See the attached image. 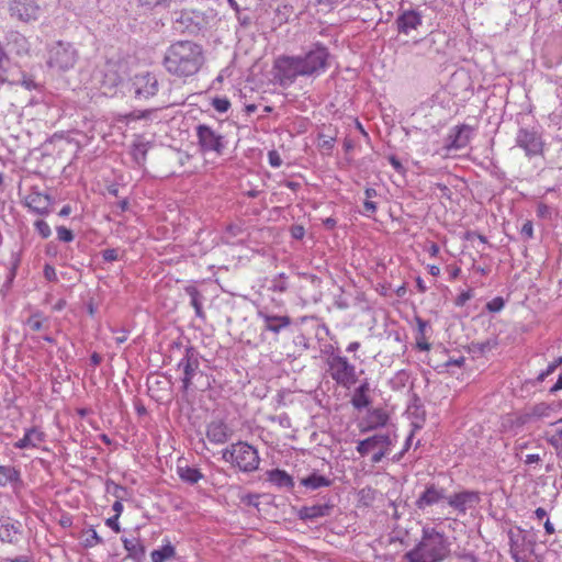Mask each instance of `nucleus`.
Listing matches in <instances>:
<instances>
[{
    "instance_id": "1",
    "label": "nucleus",
    "mask_w": 562,
    "mask_h": 562,
    "mask_svg": "<svg viewBox=\"0 0 562 562\" xmlns=\"http://www.w3.org/2000/svg\"><path fill=\"white\" fill-rule=\"evenodd\" d=\"M203 61L202 47L191 41H179L171 44L164 58L167 71L180 78L195 75Z\"/></svg>"
},
{
    "instance_id": "2",
    "label": "nucleus",
    "mask_w": 562,
    "mask_h": 562,
    "mask_svg": "<svg viewBox=\"0 0 562 562\" xmlns=\"http://www.w3.org/2000/svg\"><path fill=\"white\" fill-rule=\"evenodd\" d=\"M450 552L447 537L435 528H424L419 543L404 558L408 562H441Z\"/></svg>"
},
{
    "instance_id": "3",
    "label": "nucleus",
    "mask_w": 562,
    "mask_h": 562,
    "mask_svg": "<svg viewBox=\"0 0 562 562\" xmlns=\"http://www.w3.org/2000/svg\"><path fill=\"white\" fill-rule=\"evenodd\" d=\"M225 462L237 467L243 472H252L258 469L259 456L258 451L244 441L232 443L222 452Z\"/></svg>"
},
{
    "instance_id": "4",
    "label": "nucleus",
    "mask_w": 562,
    "mask_h": 562,
    "mask_svg": "<svg viewBox=\"0 0 562 562\" xmlns=\"http://www.w3.org/2000/svg\"><path fill=\"white\" fill-rule=\"evenodd\" d=\"M79 58L76 47L64 41H57L48 48L47 65L59 72H66L74 68Z\"/></svg>"
},
{
    "instance_id": "5",
    "label": "nucleus",
    "mask_w": 562,
    "mask_h": 562,
    "mask_svg": "<svg viewBox=\"0 0 562 562\" xmlns=\"http://www.w3.org/2000/svg\"><path fill=\"white\" fill-rule=\"evenodd\" d=\"M326 363L330 378L341 387L350 389L358 382L356 367L346 357L334 353Z\"/></svg>"
},
{
    "instance_id": "6",
    "label": "nucleus",
    "mask_w": 562,
    "mask_h": 562,
    "mask_svg": "<svg viewBox=\"0 0 562 562\" xmlns=\"http://www.w3.org/2000/svg\"><path fill=\"white\" fill-rule=\"evenodd\" d=\"M329 52L326 46L316 43L305 55L299 56L303 76H318L328 67Z\"/></svg>"
},
{
    "instance_id": "7",
    "label": "nucleus",
    "mask_w": 562,
    "mask_h": 562,
    "mask_svg": "<svg viewBox=\"0 0 562 562\" xmlns=\"http://www.w3.org/2000/svg\"><path fill=\"white\" fill-rule=\"evenodd\" d=\"M516 146L525 151L527 157L539 156L543 153L544 142L536 127H520L515 138Z\"/></svg>"
},
{
    "instance_id": "8",
    "label": "nucleus",
    "mask_w": 562,
    "mask_h": 562,
    "mask_svg": "<svg viewBox=\"0 0 562 562\" xmlns=\"http://www.w3.org/2000/svg\"><path fill=\"white\" fill-rule=\"evenodd\" d=\"M195 130L198 144L201 151H214L217 155L223 154L225 149V142L223 135H221L206 124H199Z\"/></svg>"
},
{
    "instance_id": "9",
    "label": "nucleus",
    "mask_w": 562,
    "mask_h": 562,
    "mask_svg": "<svg viewBox=\"0 0 562 562\" xmlns=\"http://www.w3.org/2000/svg\"><path fill=\"white\" fill-rule=\"evenodd\" d=\"M276 69L282 86L291 85L299 76H303L299 56H282L278 58Z\"/></svg>"
},
{
    "instance_id": "10",
    "label": "nucleus",
    "mask_w": 562,
    "mask_h": 562,
    "mask_svg": "<svg viewBox=\"0 0 562 562\" xmlns=\"http://www.w3.org/2000/svg\"><path fill=\"white\" fill-rule=\"evenodd\" d=\"M131 91L137 100H147L158 91V80L150 72L137 74L133 77Z\"/></svg>"
},
{
    "instance_id": "11",
    "label": "nucleus",
    "mask_w": 562,
    "mask_h": 562,
    "mask_svg": "<svg viewBox=\"0 0 562 562\" xmlns=\"http://www.w3.org/2000/svg\"><path fill=\"white\" fill-rule=\"evenodd\" d=\"M9 12L12 18L29 22L38 18L41 5L37 0H10Z\"/></svg>"
},
{
    "instance_id": "12",
    "label": "nucleus",
    "mask_w": 562,
    "mask_h": 562,
    "mask_svg": "<svg viewBox=\"0 0 562 562\" xmlns=\"http://www.w3.org/2000/svg\"><path fill=\"white\" fill-rule=\"evenodd\" d=\"M199 366L200 361L198 351L193 347H188L183 358L178 363V368L183 371V376L181 379L183 391H188L191 386L192 379L195 375Z\"/></svg>"
},
{
    "instance_id": "13",
    "label": "nucleus",
    "mask_w": 562,
    "mask_h": 562,
    "mask_svg": "<svg viewBox=\"0 0 562 562\" xmlns=\"http://www.w3.org/2000/svg\"><path fill=\"white\" fill-rule=\"evenodd\" d=\"M448 494L446 488L440 487L434 483L427 484L424 492L415 502V506L419 510H426L428 507L437 505L441 502H447Z\"/></svg>"
},
{
    "instance_id": "14",
    "label": "nucleus",
    "mask_w": 562,
    "mask_h": 562,
    "mask_svg": "<svg viewBox=\"0 0 562 562\" xmlns=\"http://www.w3.org/2000/svg\"><path fill=\"white\" fill-rule=\"evenodd\" d=\"M472 127L469 125L456 126L454 130L448 135L445 143L447 150H459L464 148L471 138Z\"/></svg>"
},
{
    "instance_id": "15",
    "label": "nucleus",
    "mask_w": 562,
    "mask_h": 562,
    "mask_svg": "<svg viewBox=\"0 0 562 562\" xmlns=\"http://www.w3.org/2000/svg\"><path fill=\"white\" fill-rule=\"evenodd\" d=\"M479 494L476 492L463 491L448 495L447 503L457 512L465 514L468 508L472 507L479 502Z\"/></svg>"
},
{
    "instance_id": "16",
    "label": "nucleus",
    "mask_w": 562,
    "mask_h": 562,
    "mask_svg": "<svg viewBox=\"0 0 562 562\" xmlns=\"http://www.w3.org/2000/svg\"><path fill=\"white\" fill-rule=\"evenodd\" d=\"M50 196L38 191H32L25 198V205L38 215H48L50 213Z\"/></svg>"
},
{
    "instance_id": "17",
    "label": "nucleus",
    "mask_w": 562,
    "mask_h": 562,
    "mask_svg": "<svg viewBox=\"0 0 562 562\" xmlns=\"http://www.w3.org/2000/svg\"><path fill=\"white\" fill-rule=\"evenodd\" d=\"M257 315L265 323L263 329L274 334H279L283 328H286L291 325V318L286 315H272L268 313L267 310H259Z\"/></svg>"
},
{
    "instance_id": "18",
    "label": "nucleus",
    "mask_w": 562,
    "mask_h": 562,
    "mask_svg": "<svg viewBox=\"0 0 562 562\" xmlns=\"http://www.w3.org/2000/svg\"><path fill=\"white\" fill-rule=\"evenodd\" d=\"M233 435V430L223 420H213L206 427L207 439L216 445L225 443Z\"/></svg>"
},
{
    "instance_id": "19",
    "label": "nucleus",
    "mask_w": 562,
    "mask_h": 562,
    "mask_svg": "<svg viewBox=\"0 0 562 562\" xmlns=\"http://www.w3.org/2000/svg\"><path fill=\"white\" fill-rule=\"evenodd\" d=\"M395 22L400 33L408 34L422 25V14L417 10H404Z\"/></svg>"
},
{
    "instance_id": "20",
    "label": "nucleus",
    "mask_w": 562,
    "mask_h": 562,
    "mask_svg": "<svg viewBox=\"0 0 562 562\" xmlns=\"http://www.w3.org/2000/svg\"><path fill=\"white\" fill-rule=\"evenodd\" d=\"M392 445V439L389 435L378 434L372 437H369L364 440L359 441L357 446V451L360 456H366L370 450L374 448H390Z\"/></svg>"
},
{
    "instance_id": "21",
    "label": "nucleus",
    "mask_w": 562,
    "mask_h": 562,
    "mask_svg": "<svg viewBox=\"0 0 562 562\" xmlns=\"http://www.w3.org/2000/svg\"><path fill=\"white\" fill-rule=\"evenodd\" d=\"M334 505L316 504L312 506H303L299 509L297 516L302 520H315L331 514Z\"/></svg>"
},
{
    "instance_id": "22",
    "label": "nucleus",
    "mask_w": 562,
    "mask_h": 562,
    "mask_svg": "<svg viewBox=\"0 0 562 562\" xmlns=\"http://www.w3.org/2000/svg\"><path fill=\"white\" fill-rule=\"evenodd\" d=\"M44 434L36 428L27 429L23 438L14 443L18 449L36 448L42 441H44Z\"/></svg>"
},
{
    "instance_id": "23",
    "label": "nucleus",
    "mask_w": 562,
    "mask_h": 562,
    "mask_svg": "<svg viewBox=\"0 0 562 562\" xmlns=\"http://www.w3.org/2000/svg\"><path fill=\"white\" fill-rule=\"evenodd\" d=\"M12 70L10 58L0 45V82L19 83L20 81L12 74Z\"/></svg>"
},
{
    "instance_id": "24",
    "label": "nucleus",
    "mask_w": 562,
    "mask_h": 562,
    "mask_svg": "<svg viewBox=\"0 0 562 562\" xmlns=\"http://www.w3.org/2000/svg\"><path fill=\"white\" fill-rule=\"evenodd\" d=\"M268 481L280 488L292 490L294 487V481L291 475L280 469L269 471Z\"/></svg>"
},
{
    "instance_id": "25",
    "label": "nucleus",
    "mask_w": 562,
    "mask_h": 562,
    "mask_svg": "<svg viewBox=\"0 0 562 562\" xmlns=\"http://www.w3.org/2000/svg\"><path fill=\"white\" fill-rule=\"evenodd\" d=\"M20 524L0 520V541L7 543L16 542L20 533Z\"/></svg>"
},
{
    "instance_id": "26",
    "label": "nucleus",
    "mask_w": 562,
    "mask_h": 562,
    "mask_svg": "<svg viewBox=\"0 0 562 562\" xmlns=\"http://www.w3.org/2000/svg\"><path fill=\"white\" fill-rule=\"evenodd\" d=\"M417 323V336L416 346L419 350H429L430 344L427 341V331L430 329V324L420 317H416Z\"/></svg>"
},
{
    "instance_id": "27",
    "label": "nucleus",
    "mask_w": 562,
    "mask_h": 562,
    "mask_svg": "<svg viewBox=\"0 0 562 562\" xmlns=\"http://www.w3.org/2000/svg\"><path fill=\"white\" fill-rule=\"evenodd\" d=\"M194 18H198L193 11H182L179 18L176 20V29L181 31L194 32L198 29L199 22H194Z\"/></svg>"
},
{
    "instance_id": "28",
    "label": "nucleus",
    "mask_w": 562,
    "mask_h": 562,
    "mask_svg": "<svg viewBox=\"0 0 562 562\" xmlns=\"http://www.w3.org/2000/svg\"><path fill=\"white\" fill-rule=\"evenodd\" d=\"M124 549L127 551V555L134 560H140L145 557V547L140 543V541L136 538L123 540Z\"/></svg>"
},
{
    "instance_id": "29",
    "label": "nucleus",
    "mask_w": 562,
    "mask_h": 562,
    "mask_svg": "<svg viewBox=\"0 0 562 562\" xmlns=\"http://www.w3.org/2000/svg\"><path fill=\"white\" fill-rule=\"evenodd\" d=\"M177 473L183 482L189 484H195L203 477V474L199 469L191 468L189 465L179 464L177 467Z\"/></svg>"
},
{
    "instance_id": "30",
    "label": "nucleus",
    "mask_w": 562,
    "mask_h": 562,
    "mask_svg": "<svg viewBox=\"0 0 562 562\" xmlns=\"http://www.w3.org/2000/svg\"><path fill=\"white\" fill-rule=\"evenodd\" d=\"M175 557L176 549L169 541L160 549L154 550L150 553L151 562H166Z\"/></svg>"
},
{
    "instance_id": "31",
    "label": "nucleus",
    "mask_w": 562,
    "mask_h": 562,
    "mask_svg": "<svg viewBox=\"0 0 562 562\" xmlns=\"http://www.w3.org/2000/svg\"><path fill=\"white\" fill-rule=\"evenodd\" d=\"M21 481L20 471L13 467L0 465V485L15 484Z\"/></svg>"
},
{
    "instance_id": "32",
    "label": "nucleus",
    "mask_w": 562,
    "mask_h": 562,
    "mask_svg": "<svg viewBox=\"0 0 562 562\" xmlns=\"http://www.w3.org/2000/svg\"><path fill=\"white\" fill-rule=\"evenodd\" d=\"M187 294L190 296L191 305L195 311V315L199 318H205V314L202 308L203 296L195 286H187Z\"/></svg>"
},
{
    "instance_id": "33",
    "label": "nucleus",
    "mask_w": 562,
    "mask_h": 562,
    "mask_svg": "<svg viewBox=\"0 0 562 562\" xmlns=\"http://www.w3.org/2000/svg\"><path fill=\"white\" fill-rule=\"evenodd\" d=\"M301 484L311 490H317L323 486H329L331 481L324 475L312 473L311 475L301 480Z\"/></svg>"
},
{
    "instance_id": "34",
    "label": "nucleus",
    "mask_w": 562,
    "mask_h": 562,
    "mask_svg": "<svg viewBox=\"0 0 562 562\" xmlns=\"http://www.w3.org/2000/svg\"><path fill=\"white\" fill-rule=\"evenodd\" d=\"M389 420L387 414L382 409H373L368 417L369 428L374 429L386 425Z\"/></svg>"
},
{
    "instance_id": "35",
    "label": "nucleus",
    "mask_w": 562,
    "mask_h": 562,
    "mask_svg": "<svg viewBox=\"0 0 562 562\" xmlns=\"http://www.w3.org/2000/svg\"><path fill=\"white\" fill-rule=\"evenodd\" d=\"M366 201L363 203L364 213L366 215L370 216L376 212V204L372 201L373 198H375L376 191L373 188H367L364 191Z\"/></svg>"
},
{
    "instance_id": "36",
    "label": "nucleus",
    "mask_w": 562,
    "mask_h": 562,
    "mask_svg": "<svg viewBox=\"0 0 562 562\" xmlns=\"http://www.w3.org/2000/svg\"><path fill=\"white\" fill-rule=\"evenodd\" d=\"M351 404L356 409L361 411L371 404L370 395L353 391Z\"/></svg>"
},
{
    "instance_id": "37",
    "label": "nucleus",
    "mask_w": 562,
    "mask_h": 562,
    "mask_svg": "<svg viewBox=\"0 0 562 562\" xmlns=\"http://www.w3.org/2000/svg\"><path fill=\"white\" fill-rule=\"evenodd\" d=\"M562 423V418L559 420ZM548 443L554 448L558 456H562V426L557 429L555 434L547 438Z\"/></svg>"
},
{
    "instance_id": "38",
    "label": "nucleus",
    "mask_w": 562,
    "mask_h": 562,
    "mask_svg": "<svg viewBox=\"0 0 562 562\" xmlns=\"http://www.w3.org/2000/svg\"><path fill=\"white\" fill-rule=\"evenodd\" d=\"M288 289L286 277L280 273L271 281L270 290L273 292H284Z\"/></svg>"
},
{
    "instance_id": "39",
    "label": "nucleus",
    "mask_w": 562,
    "mask_h": 562,
    "mask_svg": "<svg viewBox=\"0 0 562 562\" xmlns=\"http://www.w3.org/2000/svg\"><path fill=\"white\" fill-rule=\"evenodd\" d=\"M552 407L547 403H539L532 407V415L536 417H549Z\"/></svg>"
},
{
    "instance_id": "40",
    "label": "nucleus",
    "mask_w": 562,
    "mask_h": 562,
    "mask_svg": "<svg viewBox=\"0 0 562 562\" xmlns=\"http://www.w3.org/2000/svg\"><path fill=\"white\" fill-rule=\"evenodd\" d=\"M34 226H35V229L37 231V233L41 235L42 238L46 239V238H48L52 235L50 227H49V225L45 221L37 220L34 223Z\"/></svg>"
},
{
    "instance_id": "41",
    "label": "nucleus",
    "mask_w": 562,
    "mask_h": 562,
    "mask_svg": "<svg viewBox=\"0 0 562 562\" xmlns=\"http://www.w3.org/2000/svg\"><path fill=\"white\" fill-rule=\"evenodd\" d=\"M56 232L60 241L70 243L75 238L74 233L65 226H57Z\"/></svg>"
},
{
    "instance_id": "42",
    "label": "nucleus",
    "mask_w": 562,
    "mask_h": 562,
    "mask_svg": "<svg viewBox=\"0 0 562 562\" xmlns=\"http://www.w3.org/2000/svg\"><path fill=\"white\" fill-rule=\"evenodd\" d=\"M212 105L217 112L224 113L229 109L231 102L226 98H214Z\"/></svg>"
},
{
    "instance_id": "43",
    "label": "nucleus",
    "mask_w": 562,
    "mask_h": 562,
    "mask_svg": "<svg viewBox=\"0 0 562 562\" xmlns=\"http://www.w3.org/2000/svg\"><path fill=\"white\" fill-rule=\"evenodd\" d=\"M505 302L503 297L496 296L486 304V310L492 313H496L503 310Z\"/></svg>"
},
{
    "instance_id": "44",
    "label": "nucleus",
    "mask_w": 562,
    "mask_h": 562,
    "mask_svg": "<svg viewBox=\"0 0 562 562\" xmlns=\"http://www.w3.org/2000/svg\"><path fill=\"white\" fill-rule=\"evenodd\" d=\"M89 536L86 538V547H94L103 543V539L97 533L94 529L89 530Z\"/></svg>"
},
{
    "instance_id": "45",
    "label": "nucleus",
    "mask_w": 562,
    "mask_h": 562,
    "mask_svg": "<svg viewBox=\"0 0 562 562\" xmlns=\"http://www.w3.org/2000/svg\"><path fill=\"white\" fill-rule=\"evenodd\" d=\"M102 258L104 259V261L111 262L117 260L119 252L114 248H109L102 251Z\"/></svg>"
},
{
    "instance_id": "46",
    "label": "nucleus",
    "mask_w": 562,
    "mask_h": 562,
    "mask_svg": "<svg viewBox=\"0 0 562 562\" xmlns=\"http://www.w3.org/2000/svg\"><path fill=\"white\" fill-rule=\"evenodd\" d=\"M335 138L334 137H321V140L318 143V147L321 149L330 151L334 147Z\"/></svg>"
},
{
    "instance_id": "47",
    "label": "nucleus",
    "mask_w": 562,
    "mask_h": 562,
    "mask_svg": "<svg viewBox=\"0 0 562 562\" xmlns=\"http://www.w3.org/2000/svg\"><path fill=\"white\" fill-rule=\"evenodd\" d=\"M268 157H269V164L272 167L278 168L282 165L281 157L276 150L269 151Z\"/></svg>"
},
{
    "instance_id": "48",
    "label": "nucleus",
    "mask_w": 562,
    "mask_h": 562,
    "mask_svg": "<svg viewBox=\"0 0 562 562\" xmlns=\"http://www.w3.org/2000/svg\"><path fill=\"white\" fill-rule=\"evenodd\" d=\"M472 291L468 290L462 292L458 297L456 299V305L463 306L471 297H472Z\"/></svg>"
},
{
    "instance_id": "49",
    "label": "nucleus",
    "mask_w": 562,
    "mask_h": 562,
    "mask_svg": "<svg viewBox=\"0 0 562 562\" xmlns=\"http://www.w3.org/2000/svg\"><path fill=\"white\" fill-rule=\"evenodd\" d=\"M44 277L46 278V280L48 281H57V276H56V271H55V268L49 266V265H45L44 267Z\"/></svg>"
},
{
    "instance_id": "50",
    "label": "nucleus",
    "mask_w": 562,
    "mask_h": 562,
    "mask_svg": "<svg viewBox=\"0 0 562 562\" xmlns=\"http://www.w3.org/2000/svg\"><path fill=\"white\" fill-rule=\"evenodd\" d=\"M119 518L117 516H112L105 520V525L110 527L114 532H120L121 527L119 525Z\"/></svg>"
},
{
    "instance_id": "51",
    "label": "nucleus",
    "mask_w": 562,
    "mask_h": 562,
    "mask_svg": "<svg viewBox=\"0 0 562 562\" xmlns=\"http://www.w3.org/2000/svg\"><path fill=\"white\" fill-rule=\"evenodd\" d=\"M520 233L522 236H525L526 238H531L532 235H533V227H532V223L530 221H527L521 229H520Z\"/></svg>"
},
{
    "instance_id": "52",
    "label": "nucleus",
    "mask_w": 562,
    "mask_h": 562,
    "mask_svg": "<svg viewBox=\"0 0 562 562\" xmlns=\"http://www.w3.org/2000/svg\"><path fill=\"white\" fill-rule=\"evenodd\" d=\"M166 1L167 0H138V3L147 9H153L157 5L162 4Z\"/></svg>"
},
{
    "instance_id": "53",
    "label": "nucleus",
    "mask_w": 562,
    "mask_h": 562,
    "mask_svg": "<svg viewBox=\"0 0 562 562\" xmlns=\"http://www.w3.org/2000/svg\"><path fill=\"white\" fill-rule=\"evenodd\" d=\"M305 234L304 227L301 225H294L291 227V235L295 239H302Z\"/></svg>"
},
{
    "instance_id": "54",
    "label": "nucleus",
    "mask_w": 562,
    "mask_h": 562,
    "mask_svg": "<svg viewBox=\"0 0 562 562\" xmlns=\"http://www.w3.org/2000/svg\"><path fill=\"white\" fill-rule=\"evenodd\" d=\"M387 453H389V448H381L378 452H375L372 456L371 461L373 463H379Z\"/></svg>"
},
{
    "instance_id": "55",
    "label": "nucleus",
    "mask_w": 562,
    "mask_h": 562,
    "mask_svg": "<svg viewBox=\"0 0 562 562\" xmlns=\"http://www.w3.org/2000/svg\"><path fill=\"white\" fill-rule=\"evenodd\" d=\"M21 85L24 86L27 90L37 88L36 82L32 78H29L25 76H23V79L21 80Z\"/></svg>"
},
{
    "instance_id": "56",
    "label": "nucleus",
    "mask_w": 562,
    "mask_h": 562,
    "mask_svg": "<svg viewBox=\"0 0 562 562\" xmlns=\"http://www.w3.org/2000/svg\"><path fill=\"white\" fill-rule=\"evenodd\" d=\"M370 390V383L368 379H364L361 381L360 385L355 390V392L366 393L369 395Z\"/></svg>"
},
{
    "instance_id": "57",
    "label": "nucleus",
    "mask_w": 562,
    "mask_h": 562,
    "mask_svg": "<svg viewBox=\"0 0 562 562\" xmlns=\"http://www.w3.org/2000/svg\"><path fill=\"white\" fill-rule=\"evenodd\" d=\"M278 419L279 424L283 427H290V418L286 414L279 415L277 417H272V420Z\"/></svg>"
},
{
    "instance_id": "58",
    "label": "nucleus",
    "mask_w": 562,
    "mask_h": 562,
    "mask_svg": "<svg viewBox=\"0 0 562 562\" xmlns=\"http://www.w3.org/2000/svg\"><path fill=\"white\" fill-rule=\"evenodd\" d=\"M562 364V357H560L559 359H557L553 363L549 364L548 368L546 369V374H552L555 369Z\"/></svg>"
},
{
    "instance_id": "59",
    "label": "nucleus",
    "mask_w": 562,
    "mask_h": 562,
    "mask_svg": "<svg viewBox=\"0 0 562 562\" xmlns=\"http://www.w3.org/2000/svg\"><path fill=\"white\" fill-rule=\"evenodd\" d=\"M390 162L396 171H398V172L404 171L403 165L396 157H394V156L390 157Z\"/></svg>"
},
{
    "instance_id": "60",
    "label": "nucleus",
    "mask_w": 562,
    "mask_h": 562,
    "mask_svg": "<svg viewBox=\"0 0 562 562\" xmlns=\"http://www.w3.org/2000/svg\"><path fill=\"white\" fill-rule=\"evenodd\" d=\"M119 335L115 336V342L116 344H123L127 340V331L125 329L117 330Z\"/></svg>"
},
{
    "instance_id": "61",
    "label": "nucleus",
    "mask_w": 562,
    "mask_h": 562,
    "mask_svg": "<svg viewBox=\"0 0 562 562\" xmlns=\"http://www.w3.org/2000/svg\"><path fill=\"white\" fill-rule=\"evenodd\" d=\"M29 325L35 331H37L42 328V322L35 317H31L29 319Z\"/></svg>"
},
{
    "instance_id": "62",
    "label": "nucleus",
    "mask_w": 562,
    "mask_h": 562,
    "mask_svg": "<svg viewBox=\"0 0 562 562\" xmlns=\"http://www.w3.org/2000/svg\"><path fill=\"white\" fill-rule=\"evenodd\" d=\"M510 553H512L514 559L518 560V554H519L518 546L514 541L513 536H510Z\"/></svg>"
},
{
    "instance_id": "63",
    "label": "nucleus",
    "mask_w": 562,
    "mask_h": 562,
    "mask_svg": "<svg viewBox=\"0 0 562 562\" xmlns=\"http://www.w3.org/2000/svg\"><path fill=\"white\" fill-rule=\"evenodd\" d=\"M539 454H528L525 459L526 464L538 463L540 461Z\"/></svg>"
},
{
    "instance_id": "64",
    "label": "nucleus",
    "mask_w": 562,
    "mask_h": 562,
    "mask_svg": "<svg viewBox=\"0 0 562 562\" xmlns=\"http://www.w3.org/2000/svg\"><path fill=\"white\" fill-rule=\"evenodd\" d=\"M559 390H562V374L559 375V379L558 381L555 382V384L550 389V392L551 393H554Z\"/></svg>"
}]
</instances>
